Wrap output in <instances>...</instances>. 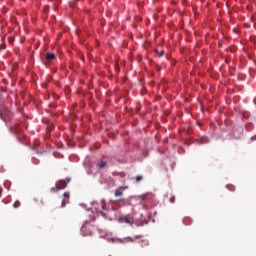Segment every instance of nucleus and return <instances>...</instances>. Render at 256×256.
<instances>
[{"label":"nucleus","instance_id":"20e7f679","mask_svg":"<svg viewBox=\"0 0 256 256\" xmlns=\"http://www.w3.org/2000/svg\"><path fill=\"white\" fill-rule=\"evenodd\" d=\"M120 222L127 223L128 225H133V216L131 215L122 216L120 217Z\"/></svg>","mask_w":256,"mask_h":256},{"label":"nucleus","instance_id":"f8f14e48","mask_svg":"<svg viewBox=\"0 0 256 256\" xmlns=\"http://www.w3.org/2000/svg\"><path fill=\"white\" fill-rule=\"evenodd\" d=\"M135 181H136V183L143 181V176H141V175L136 176Z\"/></svg>","mask_w":256,"mask_h":256},{"label":"nucleus","instance_id":"9d476101","mask_svg":"<svg viewBox=\"0 0 256 256\" xmlns=\"http://www.w3.org/2000/svg\"><path fill=\"white\" fill-rule=\"evenodd\" d=\"M106 165H107V162L105 161L98 162L99 169H105Z\"/></svg>","mask_w":256,"mask_h":256},{"label":"nucleus","instance_id":"4be33fe9","mask_svg":"<svg viewBox=\"0 0 256 256\" xmlns=\"http://www.w3.org/2000/svg\"><path fill=\"white\" fill-rule=\"evenodd\" d=\"M130 241L133 243V241H134L133 238H130Z\"/></svg>","mask_w":256,"mask_h":256},{"label":"nucleus","instance_id":"39448f33","mask_svg":"<svg viewBox=\"0 0 256 256\" xmlns=\"http://www.w3.org/2000/svg\"><path fill=\"white\" fill-rule=\"evenodd\" d=\"M125 189H128V187L121 186L118 189H116L114 192L115 197H121V195H123V191H125Z\"/></svg>","mask_w":256,"mask_h":256},{"label":"nucleus","instance_id":"a211bd4d","mask_svg":"<svg viewBox=\"0 0 256 256\" xmlns=\"http://www.w3.org/2000/svg\"><path fill=\"white\" fill-rule=\"evenodd\" d=\"M203 124L201 122H197V126L201 127Z\"/></svg>","mask_w":256,"mask_h":256},{"label":"nucleus","instance_id":"9b49d317","mask_svg":"<svg viewBox=\"0 0 256 256\" xmlns=\"http://www.w3.org/2000/svg\"><path fill=\"white\" fill-rule=\"evenodd\" d=\"M196 141H197L198 143H200V144H204V143H207V138L201 137L200 139H197Z\"/></svg>","mask_w":256,"mask_h":256},{"label":"nucleus","instance_id":"ddd939ff","mask_svg":"<svg viewBox=\"0 0 256 256\" xmlns=\"http://www.w3.org/2000/svg\"><path fill=\"white\" fill-rule=\"evenodd\" d=\"M50 191H51V193H55V192L60 191V190H59V188H58V186H57V184H56V186H55V187H52V188L50 189Z\"/></svg>","mask_w":256,"mask_h":256},{"label":"nucleus","instance_id":"6e6552de","mask_svg":"<svg viewBox=\"0 0 256 256\" xmlns=\"http://www.w3.org/2000/svg\"><path fill=\"white\" fill-rule=\"evenodd\" d=\"M149 195H151V193L147 192L145 194H141L138 196V199H141L142 201L147 199V197H149Z\"/></svg>","mask_w":256,"mask_h":256},{"label":"nucleus","instance_id":"2eb2a0df","mask_svg":"<svg viewBox=\"0 0 256 256\" xmlns=\"http://www.w3.org/2000/svg\"><path fill=\"white\" fill-rule=\"evenodd\" d=\"M227 189L231 192L235 191V187L233 185H227Z\"/></svg>","mask_w":256,"mask_h":256},{"label":"nucleus","instance_id":"aec40b11","mask_svg":"<svg viewBox=\"0 0 256 256\" xmlns=\"http://www.w3.org/2000/svg\"><path fill=\"white\" fill-rule=\"evenodd\" d=\"M252 141H256V135L252 137Z\"/></svg>","mask_w":256,"mask_h":256},{"label":"nucleus","instance_id":"423d86ee","mask_svg":"<svg viewBox=\"0 0 256 256\" xmlns=\"http://www.w3.org/2000/svg\"><path fill=\"white\" fill-rule=\"evenodd\" d=\"M63 197L64 199L61 202V207H65V205L69 203V192H64Z\"/></svg>","mask_w":256,"mask_h":256},{"label":"nucleus","instance_id":"6ab92c4d","mask_svg":"<svg viewBox=\"0 0 256 256\" xmlns=\"http://www.w3.org/2000/svg\"><path fill=\"white\" fill-rule=\"evenodd\" d=\"M116 71H119V65H115Z\"/></svg>","mask_w":256,"mask_h":256},{"label":"nucleus","instance_id":"1a4fd4ad","mask_svg":"<svg viewBox=\"0 0 256 256\" xmlns=\"http://www.w3.org/2000/svg\"><path fill=\"white\" fill-rule=\"evenodd\" d=\"M155 53L158 55V57H163L165 55V50L155 49Z\"/></svg>","mask_w":256,"mask_h":256},{"label":"nucleus","instance_id":"4468645a","mask_svg":"<svg viewBox=\"0 0 256 256\" xmlns=\"http://www.w3.org/2000/svg\"><path fill=\"white\" fill-rule=\"evenodd\" d=\"M170 203H175V195L171 194L169 197Z\"/></svg>","mask_w":256,"mask_h":256},{"label":"nucleus","instance_id":"dca6fc26","mask_svg":"<svg viewBox=\"0 0 256 256\" xmlns=\"http://www.w3.org/2000/svg\"><path fill=\"white\" fill-rule=\"evenodd\" d=\"M21 206V202L20 201H16L14 204H13V207H15V209H17V207H20Z\"/></svg>","mask_w":256,"mask_h":256},{"label":"nucleus","instance_id":"0eeeda50","mask_svg":"<svg viewBox=\"0 0 256 256\" xmlns=\"http://www.w3.org/2000/svg\"><path fill=\"white\" fill-rule=\"evenodd\" d=\"M45 59H46V61L51 62V61H53V59H55V55L53 53H47L45 55Z\"/></svg>","mask_w":256,"mask_h":256},{"label":"nucleus","instance_id":"412c9836","mask_svg":"<svg viewBox=\"0 0 256 256\" xmlns=\"http://www.w3.org/2000/svg\"><path fill=\"white\" fill-rule=\"evenodd\" d=\"M141 237H142V236H139V235H138V236L135 237V239H141Z\"/></svg>","mask_w":256,"mask_h":256},{"label":"nucleus","instance_id":"f3484780","mask_svg":"<svg viewBox=\"0 0 256 256\" xmlns=\"http://www.w3.org/2000/svg\"><path fill=\"white\" fill-rule=\"evenodd\" d=\"M141 243H142V244H141L142 247H143V243H144L145 246L149 245V242H147V241H145V240H142Z\"/></svg>","mask_w":256,"mask_h":256},{"label":"nucleus","instance_id":"f257e3e1","mask_svg":"<svg viewBox=\"0 0 256 256\" xmlns=\"http://www.w3.org/2000/svg\"><path fill=\"white\" fill-rule=\"evenodd\" d=\"M81 233L84 237H91V235H93V226L89 224L83 225Z\"/></svg>","mask_w":256,"mask_h":256},{"label":"nucleus","instance_id":"f03ea898","mask_svg":"<svg viewBox=\"0 0 256 256\" xmlns=\"http://www.w3.org/2000/svg\"><path fill=\"white\" fill-rule=\"evenodd\" d=\"M93 206L96 211H100V213L103 215V211H105V208L107 207V202H105V200H101L100 203L93 202Z\"/></svg>","mask_w":256,"mask_h":256},{"label":"nucleus","instance_id":"7ed1b4c3","mask_svg":"<svg viewBox=\"0 0 256 256\" xmlns=\"http://www.w3.org/2000/svg\"><path fill=\"white\" fill-rule=\"evenodd\" d=\"M71 182V178H66L64 180H59L56 185L58 186V189L61 191V189H65L67 187V183Z\"/></svg>","mask_w":256,"mask_h":256}]
</instances>
